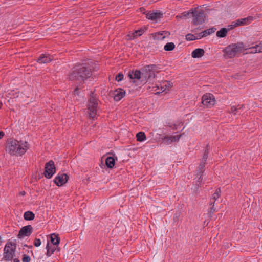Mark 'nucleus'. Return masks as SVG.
<instances>
[{
    "mask_svg": "<svg viewBox=\"0 0 262 262\" xmlns=\"http://www.w3.org/2000/svg\"><path fill=\"white\" fill-rule=\"evenodd\" d=\"M92 75V68L88 62L75 65L69 74V79L80 84H83L85 81Z\"/></svg>",
    "mask_w": 262,
    "mask_h": 262,
    "instance_id": "f257e3e1",
    "label": "nucleus"
},
{
    "mask_svg": "<svg viewBox=\"0 0 262 262\" xmlns=\"http://www.w3.org/2000/svg\"><path fill=\"white\" fill-rule=\"evenodd\" d=\"M29 148L27 142L18 141L16 140L10 141L7 144L6 150L12 155L21 156Z\"/></svg>",
    "mask_w": 262,
    "mask_h": 262,
    "instance_id": "f03ea898",
    "label": "nucleus"
},
{
    "mask_svg": "<svg viewBox=\"0 0 262 262\" xmlns=\"http://www.w3.org/2000/svg\"><path fill=\"white\" fill-rule=\"evenodd\" d=\"M244 48V46L242 42L230 45L223 51L224 56L227 58H233L238 53H241Z\"/></svg>",
    "mask_w": 262,
    "mask_h": 262,
    "instance_id": "7ed1b4c3",
    "label": "nucleus"
},
{
    "mask_svg": "<svg viewBox=\"0 0 262 262\" xmlns=\"http://www.w3.org/2000/svg\"><path fill=\"white\" fill-rule=\"evenodd\" d=\"M98 104V100L96 96L94 95L93 92H91L89 98L88 108L89 116L92 119L96 117Z\"/></svg>",
    "mask_w": 262,
    "mask_h": 262,
    "instance_id": "20e7f679",
    "label": "nucleus"
},
{
    "mask_svg": "<svg viewBox=\"0 0 262 262\" xmlns=\"http://www.w3.org/2000/svg\"><path fill=\"white\" fill-rule=\"evenodd\" d=\"M157 69V66L155 64H150L144 66L142 68V80L141 81L144 83L151 78H154L155 76V71Z\"/></svg>",
    "mask_w": 262,
    "mask_h": 262,
    "instance_id": "39448f33",
    "label": "nucleus"
},
{
    "mask_svg": "<svg viewBox=\"0 0 262 262\" xmlns=\"http://www.w3.org/2000/svg\"><path fill=\"white\" fill-rule=\"evenodd\" d=\"M16 245L12 242H7L4 249L3 258L6 261L11 260L15 256Z\"/></svg>",
    "mask_w": 262,
    "mask_h": 262,
    "instance_id": "423d86ee",
    "label": "nucleus"
},
{
    "mask_svg": "<svg viewBox=\"0 0 262 262\" xmlns=\"http://www.w3.org/2000/svg\"><path fill=\"white\" fill-rule=\"evenodd\" d=\"M192 16L193 17V23L195 25L202 24L204 22L205 12L202 10L195 8L192 10Z\"/></svg>",
    "mask_w": 262,
    "mask_h": 262,
    "instance_id": "0eeeda50",
    "label": "nucleus"
},
{
    "mask_svg": "<svg viewBox=\"0 0 262 262\" xmlns=\"http://www.w3.org/2000/svg\"><path fill=\"white\" fill-rule=\"evenodd\" d=\"M56 168L54 162L53 160H50L46 163L45 167L44 175L47 179H50L55 173Z\"/></svg>",
    "mask_w": 262,
    "mask_h": 262,
    "instance_id": "6e6552de",
    "label": "nucleus"
},
{
    "mask_svg": "<svg viewBox=\"0 0 262 262\" xmlns=\"http://www.w3.org/2000/svg\"><path fill=\"white\" fill-rule=\"evenodd\" d=\"M254 19L252 16H248L247 17L238 19L235 21L232 22L231 24L229 25L230 29H233L237 26L247 25L251 23Z\"/></svg>",
    "mask_w": 262,
    "mask_h": 262,
    "instance_id": "1a4fd4ad",
    "label": "nucleus"
},
{
    "mask_svg": "<svg viewBox=\"0 0 262 262\" xmlns=\"http://www.w3.org/2000/svg\"><path fill=\"white\" fill-rule=\"evenodd\" d=\"M215 102V98L212 94L207 93L202 96V103L207 107H212Z\"/></svg>",
    "mask_w": 262,
    "mask_h": 262,
    "instance_id": "9d476101",
    "label": "nucleus"
},
{
    "mask_svg": "<svg viewBox=\"0 0 262 262\" xmlns=\"http://www.w3.org/2000/svg\"><path fill=\"white\" fill-rule=\"evenodd\" d=\"M69 179L68 176L63 173H59L54 180V183L58 186H61L65 184Z\"/></svg>",
    "mask_w": 262,
    "mask_h": 262,
    "instance_id": "9b49d317",
    "label": "nucleus"
},
{
    "mask_svg": "<svg viewBox=\"0 0 262 262\" xmlns=\"http://www.w3.org/2000/svg\"><path fill=\"white\" fill-rule=\"evenodd\" d=\"M181 136V134L175 136L166 135L162 138V141L166 145H169L172 143L179 141Z\"/></svg>",
    "mask_w": 262,
    "mask_h": 262,
    "instance_id": "f8f14e48",
    "label": "nucleus"
},
{
    "mask_svg": "<svg viewBox=\"0 0 262 262\" xmlns=\"http://www.w3.org/2000/svg\"><path fill=\"white\" fill-rule=\"evenodd\" d=\"M32 233V227L31 225L25 226L19 230L18 238H22L24 236H29Z\"/></svg>",
    "mask_w": 262,
    "mask_h": 262,
    "instance_id": "ddd939ff",
    "label": "nucleus"
},
{
    "mask_svg": "<svg viewBox=\"0 0 262 262\" xmlns=\"http://www.w3.org/2000/svg\"><path fill=\"white\" fill-rule=\"evenodd\" d=\"M163 17V13L160 12L156 11V12H151L147 13L146 14V18L148 19L157 21L158 19L162 18Z\"/></svg>",
    "mask_w": 262,
    "mask_h": 262,
    "instance_id": "4468645a",
    "label": "nucleus"
},
{
    "mask_svg": "<svg viewBox=\"0 0 262 262\" xmlns=\"http://www.w3.org/2000/svg\"><path fill=\"white\" fill-rule=\"evenodd\" d=\"M53 57L49 54H42L37 59V62L39 63H48L53 60Z\"/></svg>",
    "mask_w": 262,
    "mask_h": 262,
    "instance_id": "2eb2a0df",
    "label": "nucleus"
},
{
    "mask_svg": "<svg viewBox=\"0 0 262 262\" xmlns=\"http://www.w3.org/2000/svg\"><path fill=\"white\" fill-rule=\"evenodd\" d=\"M125 91L121 88L116 89L114 92V99L116 101H120L125 96Z\"/></svg>",
    "mask_w": 262,
    "mask_h": 262,
    "instance_id": "dca6fc26",
    "label": "nucleus"
},
{
    "mask_svg": "<svg viewBox=\"0 0 262 262\" xmlns=\"http://www.w3.org/2000/svg\"><path fill=\"white\" fill-rule=\"evenodd\" d=\"M252 46H247V48L250 50V53H256L262 52V41L260 42L258 44L252 43Z\"/></svg>",
    "mask_w": 262,
    "mask_h": 262,
    "instance_id": "f3484780",
    "label": "nucleus"
},
{
    "mask_svg": "<svg viewBox=\"0 0 262 262\" xmlns=\"http://www.w3.org/2000/svg\"><path fill=\"white\" fill-rule=\"evenodd\" d=\"M128 76L132 79H141L142 80V71H141L138 70H132L129 72Z\"/></svg>",
    "mask_w": 262,
    "mask_h": 262,
    "instance_id": "a211bd4d",
    "label": "nucleus"
},
{
    "mask_svg": "<svg viewBox=\"0 0 262 262\" xmlns=\"http://www.w3.org/2000/svg\"><path fill=\"white\" fill-rule=\"evenodd\" d=\"M244 106V105H238L237 106H232L231 107L229 112L233 114L234 115H239L241 113V109Z\"/></svg>",
    "mask_w": 262,
    "mask_h": 262,
    "instance_id": "6ab92c4d",
    "label": "nucleus"
},
{
    "mask_svg": "<svg viewBox=\"0 0 262 262\" xmlns=\"http://www.w3.org/2000/svg\"><path fill=\"white\" fill-rule=\"evenodd\" d=\"M204 53L203 49L198 48L192 51L191 56L193 58H200L204 55Z\"/></svg>",
    "mask_w": 262,
    "mask_h": 262,
    "instance_id": "aec40b11",
    "label": "nucleus"
},
{
    "mask_svg": "<svg viewBox=\"0 0 262 262\" xmlns=\"http://www.w3.org/2000/svg\"><path fill=\"white\" fill-rule=\"evenodd\" d=\"M221 195V189L217 188L215 190V192L212 195V198L211 200H213V201H210V205H214L215 202L220 198Z\"/></svg>",
    "mask_w": 262,
    "mask_h": 262,
    "instance_id": "412c9836",
    "label": "nucleus"
},
{
    "mask_svg": "<svg viewBox=\"0 0 262 262\" xmlns=\"http://www.w3.org/2000/svg\"><path fill=\"white\" fill-rule=\"evenodd\" d=\"M105 163L108 168H112L115 163V159L113 157H107L105 160Z\"/></svg>",
    "mask_w": 262,
    "mask_h": 262,
    "instance_id": "4be33fe9",
    "label": "nucleus"
},
{
    "mask_svg": "<svg viewBox=\"0 0 262 262\" xmlns=\"http://www.w3.org/2000/svg\"><path fill=\"white\" fill-rule=\"evenodd\" d=\"M228 28L226 29L225 28H222L221 30L216 32V36L220 38H223L226 36L227 32L231 30L230 27L228 26Z\"/></svg>",
    "mask_w": 262,
    "mask_h": 262,
    "instance_id": "5701e85b",
    "label": "nucleus"
},
{
    "mask_svg": "<svg viewBox=\"0 0 262 262\" xmlns=\"http://www.w3.org/2000/svg\"><path fill=\"white\" fill-rule=\"evenodd\" d=\"M24 217L26 221H31L34 219L35 214L32 211H27L24 213Z\"/></svg>",
    "mask_w": 262,
    "mask_h": 262,
    "instance_id": "b1692460",
    "label": "nucleus"
},
{
    "mask_svg": "<svg viewBox=\"0 0 262 262\" xmlns=\"http://www.w3.org/2000/svg\"><path fill=\"white\" fill-rule=\"evenodd\" d=\"M51 241L54 245H58L60 242V238L55 233L51 235Z\"/></svg>",
    "mask_w": 262,
    "mask_h": 262,
    "instance_id": "393cba45",
    "label": "nucleus"
},
{
    "mask_svg": "<svg viewBox=\"0 0 262 262\" xmlns=\"http://www.w3.org/2000/svg\"><path fill=\"white\" fill-rule=\"evenodd\" d=\"M46 249L47 250L46 255L48 257H50L55 251V248L52 247V246H50V244L48 242L47 244Z\"/></svg>",
    "mask_w": 262,
    "mask_h": 262,
    "instance_id": "a878e982",
    "label": "nucleus"
},
{
    "mask_svg": "<svg viewBox=\"0 0 262 262\" xmlns=\"http://www.w3.org/2000/svg\"><path fill=\"white\" fill-rule=\"evenodd\" d=\"M137 140L139 142H143L146 139V137L144 132H140L136 135Z\"/></svg>",
    "mask_w": 262,
    "mask_h": 262,
    "instance_id": "bb28decb",
    "label": "nucleus"
},
{
    "mask_svg": "<svg viewBox=\"0 0 262 262\" xmlns=\"http://www.w3.org/2000/svg\"><path fill=\"white\" fill-rule=\"evenodd\" d=\"M167 81H164L162 83L159 82L158 85H160V91H157V92H155V94H160L162 92H164L166 90V86H167Z\"/></svg>",
    "mask_w": 262,
    "mask_h": 262,
    "instance_id": "cd10ccee",
    "label": "nucleus"
},
{
    "mask_svg": "<svg viewBox=\"0 0 262 262\" xmlns=\"http://www.w3.org/2000/svg\"><path fill=\"white\" fill-rule=\"evenodd\" d=\"M175 48V45L173 42L167 43L164 47V49L166 51H170L173 50Z\"/></svg>",
    "mask_w": 262,
    "mask_h": 262,
    "instance_id": "c85d7f7f",
    "label": "nucleus"
},
{
    "mask_svg": "<svg viewBox=\"0 0 262 262\" xmlns=\"http://www.w3.org/2000/svg\"><path fill=\"white\" fill-rule=\"evenodd\" d=\"M208 145H207L206 147V149L205 150V151H204L203 156L202 159L201 160V161H203V162H206L208 159Z\"/></svg>",
    "mask_w": 262,
    "mask_h": 262,
    "instance_id": "c756f323",
    "label": "nucleus"
},
{
    "mask_svg": "<svg viewBox=\"0 0 262 262\" xmlns=\"http://www.w3.org/2000/svg\"><path fill=\"white\" fill-rule=\"evenodd\" d=\"M206 162L201 161L200 164L198 167V174L203 173L204 172V168L205 166Z\"/></svg>",
    "mask_w": 262,
    "mask_h": 262,
    "instance_id": "7c9ffc66",
    "label": "nucleus"
},
{
    "mask_svg": "<svg viewBox=\"0 0 262 262\" xmlns=\"http://www.w3.org/2000/svg\"><path fill=\"white\" fill-rule=\"evenodd\" d=\"M143 32H144V30H142V29H140V30H138L135 31L133 33V37L134 38H136L138 36H141L143 34Z\"/></svg>",
    "mask_w": 262,
    "mask_h": 262,
    "instance_id": "2f4dec72",
    "label": "nucleus"
},
{
    "mask_svg": "<svg viewBox=\"0 0 262 262\" xmlns=\"http://www.w3.org/2000/svg\"><path fill=\"white\" fill-rule=\"evenodd\" d=\"M193 10H190L188 11H185L182 13V17L183 18H187L188 17H191L192 16Z\"/></svg>",
    "mask_w": 262,
    "mask_h": 262,
    "instance_id": "473e14b6",
    "label": "nucleus"
},
{
    "mask_svg": "<svg viewBox=\"0 0 262 262\" xmlns=\"http://www.w3.org/2000/svg\"><path fill=\"white\" fill-rule=\"evenodd\" d=\"M155 38L158 40H163L165 38V36H163V33L158 32L156 33L155 35Z\"/></svg>",
    "mask_w": 262,
    "mask_h": 262,
    "instance_id": "72a5a7b5",
    "label": "nucleus"
},
{
    "mask_svg": "<svg viewBox=\"0 0 262 262\" xmlns=\"http://www.w3.org/2000/svg\"><path fill=\"white\" fill-rule=\"evenodd\" d=\"M186 39L187 40H194L197 39L196 37V35H193L192 34H188L186 36Z\"/></svg>",
    "mask_w": 262,
    "mask_h": 262,
    "instance_id": "f704fd0d",
    "label": "nucleus"
},
{
    "mask_svg": "<svg viewBox=\"0 0 262 262\" xmlns=\"http://www.w3.org/2000/svg\"><path fill=\"white\" fill-rule=\"evenodd\" d=\"M31 261V258L29 256L27 255L26 254H24L23 255L22 261L23 262H30Z\"/></svg>",
    "mask_w": 262,
    "mask_h": 262,
    "instance_id": "c9c22d12",
    "label": "nucleus"
},
{
    "mask_svg": "<svg viewBox=\"0 0 262 262\" xmlns=\"http://www.w3.org/2000/svg\"><path fill=\"white\" fill-rule=\"evenodd\" d=\"M123 77H124L123 74L122 73H120L116 75L115 79H116V80L119 82L123 80Z\"/></svg>",
    "mask_w": 262,
    "mask_h": 262,
    "instance_id": "e433bc0d",
    "label": "nucleus"
},
{
    "mask_svg": "<svg viewBox=\"0 0 262 262\" xmlns=\"http://www.w3.org/2000/svg\"><path fill=\"white\" fill-rule=\"evenodd\" d=\"M83 84L79 83V85L77 86V87L75 89L74 91V94L75 95H78L79 93V90L81 89V85Z\"/></svg>",
    "mask_w": 262,
    "mask_h": 262,
    "instance_id": "4c0bfd02",
    "label": "nucleus"
},
{
    "mask_svg": "<svg viewBox=\"0 0 262 262\" xmlns=\"http://www.w3.org/2000/svg\"><path fill=\"white\" fill-rule=\"evenodd\" d=\"M41 244V242L40 239L36 238L34 241V245L36 247L39 246Z\"/></svg>",
    "mask_w": 262,
    "mask_h": 262,
    "instance_id": "58836bf2",
    "label": "nucleus"
},
{
    "mask_svg": "<svg viewBox=\"0 0 262 262\" xmlns=\"http://www.w3.org/2000/svg\"><path fill=\"white\" fill-rule=\"evenodd\" d=\"M152 91L157 92V91H160V85H158V83H156L154 86H152Z\"/></svg>",
    "mask_w": 262,
    "mask_h": 262,
    "instance_id": "ea45409f",
    "label": "nucleus"
},
{
    "mask_svg": "<svg viewBox=\"0 0 262 262\" xmlns=\"http://www.w3.org/2000/svg\"><path fill=\"white\" fill-rule=\"evenodd\" d=\"M169 127L172 130H177L178 129V125L173 123H169Z\"/></svg>",
    "mask_w": 262,
    "mask_h": 262,
    "instance_id": "a19ab883",
    "label": "nucleus"
},
{
    "mask_svg": "<svg viewBox=\"0 0 262 262\" xmlns=\"http://www.w3.org/2000/svg\"><path fill=\"white\" fill-rule=\"evenodd\" d=\"M203 36H204V37L207 36V35H210L209 31L207 30H206L202 32Z\"/></svg>",
    "mask_w": 262,
    "mask_h": 262,
    "instance_id": "79ce46f5",
    "label": "nucleus"
},
{
    "mask_svg": "<svg viewBox=\"0 0 262 262\" xmlns=\"http://www.w3.org/2000/svg\"><path fill=\"white\" fill-rule=\"evenodd\" d=\"M204 37V36H203L202 32L199 34H196V37L197 39H201V38Z\"/></svg>",
    "mask_w": 262,
    "mask_h": 262,
    "instance_id": "37998d69",
    "label": "nucleus"
},
{
    "mask_svg": "<svg viewBox=\"0 0 262 262\" xmlns=\"http://www.w3.org/2000/svg\"><path fill=\"white\" fill-rule=\"evenodd\" d=\"M207 30L209 31L210 35L214 33L215 31V29L213 28L207 29Z\"/></svg>",
    "mask_w": 262,
    "mask_h": 262,
    "instance_id": "c03bdc74",
    "label": "nucleus"
},
{
    "mask_svg": "<svg viewBox=\"0 0 262 262\" xmlns=\"http://www.w3.org/2000/svg\"><path fill=\"white\" fill-rule=\"evenodd\" d=\"M202 174L203 173H201L200 174V177L198 178V182L200 183L202 181V180H203V178H202Z\"/></svg>",
    "mask_w": 262,
    "mask_h": 262,
    "instance_id": "a18cd8bd",
    "label": "nucleus"
},
{
    "mask_svg": "<svg viewBox=\"0 0 262 262\" xmlns=\"http://www.w3.org/2000/svg\"><path fill=\"white\" fill-rule=\"evenodd\" d=\"M212 206L210 208V213L211 214V213H213L214 212H215V209H214V206L212 205Z\"/></svg>",
    "mask_w": 262,
    "mask_h": 262,
    "instance_id": "49530a36",
    "label": "nucleus"
},
{
    "mask_svg": "<svg viewBox=\"0 0 262 262\" xmlns=\"http://www.w3.org/2000/svg\"><path fill=\"white\" fill-rule=\"evenodd\" d=\"M5 133L3 131H0V139H2L3 137L4 136Z\"/></svg>",
    "mask_w": 262,
    "mask_h": 262,
    "instance_id": "de8ad7c7",
    "label": "nucleus"
},
{
    "mask_svg": "<svg viewBox=\"0 0 262 262\" xmlns=\"http://www.w3.org/2000/svg\"><path fill=\"white\" fill-rule=\"evenodd\" d=\"M13 262H20V261L18 258H14L13 259Z\"/></svg>",
    "mask_w": 262,
    "mask_h": 262,
    "instance_id": "09e8293b",
    "label": "nucleus"
},
{
    "mask_svg": "<svg viewBox=\"0 0 262 262\" xmlns=\"http://www.w3.org/2000/svg\"><path fill=\"white\" fill-rule=\"evenodd\" d=\"M21 194L22 195H24V194H25V191H23V192H21Z\"/></svg>",
    "mask_w": 262,
    "mask_h": 262,
    "instance_id": "8fccbe9b",
    "label": "nucleus"
}]
</instances>
